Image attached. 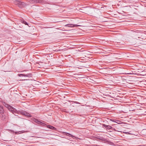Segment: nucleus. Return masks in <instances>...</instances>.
Segmentation results:
<instances>
[{
  "label": "nucleus",
  "mask_w": 146,
  "mask_h": 146,
  "mask_svg": "<svg viewBox=\"0 0 146 146\" xmlns=\"http://www.w3.org/2000/svg\"><path fill=\"white\" fill-rule=\"evenodd\" d=\"M47 127L50 129H52L53 131H56L57 129H56L55 127H54L53 126L51 125H47L46 126Z\"/></svg>",
  "instance_id": "10"
},
{
  "label": "nucleus",
  "mask_w": 146,
  "mask_h": 146,
  "mask_svg": "<svg viewBox=\"0 0 146 146\" xmlns=\"http://www.w3.org/2000/svg\"><path fill=\"white\" fill-rule=\"evenodd\" d=\"M36 64H38V62H36Z\"/></svg>",
  "instance_id": "19"
},
{
  "label": "nucleus",
  "mask_w": 146,
  "mask_h": 146,
  "mask_svg": "<svg viewBox=\"0 0 146 146\" xmlns=\"http://www.w3.org/2000/svg\"><path fill=\"white\" fill-rule=\"evenodd\" d=\"M42 121V122H44V121Z\"/></svg>",
  "instance_id": "22"
},
{
  "label": "nucleus",
  "mask_w": 146,
  "mask_h": 146,
  "mask_svg": "<svg viewBox=\"0 0 146 146\" xmlns=\"http://www.w3.org/2000/svg\"><path fill=\"white\" fill-rule=\"evenodd\" d=\"M61 133H62V134L64 135H66L67 136H68L70 137H72V138H73L74 137H75L73 135H72L67 132H62Z\"/></svg>",
  "instance_id": "9"
},
{
  "label": "nucleus",
  "mask_w": 146,
  "mask_h": 146,
  "mask_svg": "<svg viewBox=\"0 0 146 146\" xmlns=\"http://www.w3.org/2000/svg\"><path fill=\"white\" fill-rule=\"evenodd\" d=\"M110 120L112 121H113V122H115L114 121H115V120H113V119H111Z\"/></svg>",
  "instance_id": "16"
},
{
  "label": "nucleus",
  "mask_w": 146,
  "mask_h": 146,
  "mask_svg": "<svg viewBox=\"0 0 146 146\" xmlns=\"http://www.w3.org/2000/svg\"><path fill=\"white\" fill-rule=\"evenodd\" d=\"M102 140L103 141H106V139L103 138H102Z\"/></svg>",
  "instance_id": "14"
},
{
  "label": "nucleus",
  "mask_w": 146,
  "mask_h": 146,
  "mask_svg": "<svg viewBox=\"0 0 146 146\" xmlns=\"http://www.w3.org/2000/svg\"><path fill=\"white\" fill-rule=\"evenodd\" d=\"M33 121L35 122L36 123L40 125H42L43 126H45V125H46V124L44 123H43L42 122H41L40 121H39L38 119H36L35 118H34L33 119Z\"/></svg>",
  "instance_id": "2"
},
{
  "label": "nucleus",
  "mask_w": 146,
  "mask_h": 146,
  "mask_svg": "<svg viewBox=\"0 0 146 146\" xmlns=\"http://www.w3.org/2000/svg\"><path fill=\"white\" fill-rule=\"evenodd\" d=\"M28 1V0H27ZM30 1H29L30 3H43L44 2V1L41 0H29Z\"/></svg>",
  "instance_id": "4"
},
{
  "label": "nucleus",
  "mask_w": 146,
  "mask_h": 146,
  "mask_svg": "<svg viewBox=\"0 0 146 146\" xmlns=\"http://www.w3.org/2000/svg\"><path fill=\"white\" fill-rule=\"evenodd\" d=\"M16 4L20 8H22L25 5V3L21 1L17 0H16L15 2Z\"/></svg>",
  "instance_id": "3"
},
{
  "label": "nucleus",
  "mask_w": 146,
  "mask_h": 146,
  "mask_svg": "<svg viewBox=\"0 0 146 146\" xmlns=\"http://www.w3.org/2000/svg\"><path fill=\"white\" fill-rule=\"evenodd\" d=\"M74 103H75L76 104H78V102H74Z\"/></svg>",
  "instance_id": "17"
},
{
  "label": "nucleus",
  "mask_w": 146,
  "mask_h": 146,
  "mask_svg": "<svg viewBox=\"0 0 146 146\" xmlns=\"http://www.w3.org/2000/svg\"><path fill=\"white\" fill-rule=\"evenodd\" d=\"M32 74L31 73H29L27 74H18V76H19L21 77V76H27L29 77H32Z\"/></svg>",
  "instance_id": "7"
},
{
  "label": "nucleus",
  "mask_w": 146,
  "mask_h": 146,
  "mask_svg": "<svg viewBox=\"0 0 146 146\" xmlns=\"http://www.w3.org/2000/svg\"><path fill=\"white\" fill-rule=\"evenodd\" d=\"M117 121H118V122H119V120Z\"/></svg>",
  "instance_id": "20"
},
{
  "label": "nucleus",
  "mask_w": 146,
  "mask_h": 146,
  "mask_svg": "<svg viewBox=\"0 0 146 146\" xmlns=\"http://www.w3.org/2000/svg\"><path fill=\"white\" fill-rule=\"evenodd\" d=\"M102 138H103L102 137H101L100 138H99V139L101 140H102Z\"/></svg>",
  "instance_id": "18"
},
{
  "label": "nucleus",
  "mask_w": 146,
  "mask_h": 146,
  "mask_svg": "<svg viewBox=\"0 0 146 146\" xmlns=\"http://www.w3.org/2000/svg\"><path fill=\"white\" fill-rule=\"evenodd\" d=\"M4 113V111L3 108V107L0 105V114L1 115H3ZM2 117L3 116L2 115Z\"/></svg>",
  "instance_id": "11"
},
{
  "label": "nucleus",
  "mask_w": 146,
  "mask_h": 146,
  "mask_svg": "<svg viewBox=\"0 0 146 146\" xmlns=\"http://www.w3.org/2000/svg\"><path fill=\"white\" fill-rule=\"evenodd\" d=\"M15 113L16 115L17 114H21L22 115H25L27 117H32L31 115V114H30L29 113L26 112L25 111L23 110L18 111H17V110L16 112H15Z\"/></svg>",
  "instance_id": "1"
},
{
  "label": "nucleus",
  "mask_w": 146,
  "mask_h": 146,
  "mask_svg": "<svg viewBox=\"0 0 146 146\" xmlns=\"http://www.w3.org/2000/svg\"><path fill=\"white\" fill-rule=\"evenodd\" d=\"M20 21L22 23L25 24L26 25H28V24L23 19H21L20 20Z\"/></svg>",
  "instance_id": "12"
},
{
  "label": "nucleus",
  "mask_w": 146,
  "mask_h": 146,
  "mask_svg": "<svg viewBox=\"0 0 146 146\" xmlns=\"http://www.w3.org/2000/svg\"><path fill=\"white\" fill-rule=\"evenodd\" d=\"M102 125L103 127H104L107 130L111 129L112 128V127L109 125H108L104 124H102Z\"/></svg>",
  "instance_id": "8"
},
{
  "label": "nucleus",
  "mask_w": 146,
  "mask_h": 146,
  "mask_svg": "<svg viewBox=\"0 0 146 146\" xmlns=\"http://www.w3.org/2000/svg\"><path fill=\"white\" fill-rule=\"evenodd\" d=\"M10 106V105H9L7 104L6 105L5 107H7L8 108L9 106Z\"/></svg>",
  "instance_id": "15"
},
{
  "label": "nucleus",
  "mask_w": 146,
  "mask_h": 146,
  "mask_svg": "<svg viewBox=\"0 0 146 146\" xmlns=\"http://www.w3.org/2000/svg\"><path fill=\"white\" fill-rule=\"evenodd\" d=\"M112 130H114L115 131H118L117 130H116L115 128H113L112 127V128L111 129Z\"/></svg>",
  "instance_id": "13"
},
{
  "label": "nucleus",
  "mask_w": 146,
  "mask_h": 146,
  "mask_svg": "<svg viewBox=\"0 0 146 146\" xmlns=\"http://www.w3.org/2000/svg\"><path fill=\"white\" fill-rule=\"evenodd\" d=\"M80 26V25H75L72 24H66L65 25V26L66 27H76L78 26Z\"/></svg>",
  "instance_id": "6"
},
{
  "label": "nucleus",
  "mask_w": 146,
  "mask_h": 146,
  "mask_svg": "<svg viewBox=\"0 0 146 146\" xmlns=\"http://www.w3.org/2000/svg\"><path fill=\"white\" fill-rule=\"evenodd\" d=\"M116 122L117 123H118V122Z\"/></svg>",
  "instance_id": "21"
},
{
  "label": "nucleus",
  "mask_w": 146,
  "mask_h": 146,
  "mask_svg": "<svg viewBox=\"0 0 146 146\" xmlns=\"http://www.w3.org/2000/svg\"><path fill=\"white\" fill-rule=\"evenodd\" d=\"M8 109L10 111H11L16 116H17V115L15 114V112L17 111V110L15 108H14L13 107H12L11 106H9L8 108Z\"/></svg>",
  "instance_id": "5"
}]
</instances>
